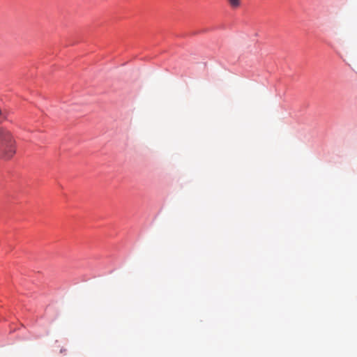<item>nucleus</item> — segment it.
Returning <instances> with one entry per match:
<instances>
[{
  "label": "nucleus",
  "instance_id": "f257e3e1",
  "mask_svg": "<svg viewBox=\"0 0 357 357\" xmlns=\"http://www.w3.org/2000/svg\"><path fill=\"white\" fill-rule=\"evenodd\" d=\"M16 151V142L10 130L0 127V154L6 159L11 158Z\"/></svg>",
  "mask_w": 357,
  "mask_h": 357
},
{
  "label": "nucleus",
  "instance_id": "f03ea898",
  "mask_svg": "<svg viewBox=\"0 0 357 357\" xmlns=\"http://www.w3.org/2000/svg\"><path fill=\"white\" fill-rule=\"evenodd\" d=\"M227 2L233 10L238 9L242 4V0H227Z\"/></svg>",
  "mask_w": 357,
  "mask_h": 357
}]
</instances>
